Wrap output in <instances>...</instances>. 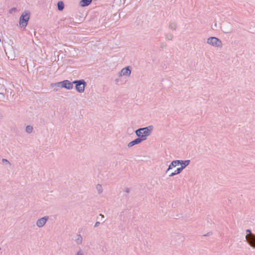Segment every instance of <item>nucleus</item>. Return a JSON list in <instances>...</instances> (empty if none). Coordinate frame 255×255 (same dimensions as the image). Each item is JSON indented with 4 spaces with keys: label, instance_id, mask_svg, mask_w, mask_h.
I'll return each mask as SVG.
<instances>
[{
    "label": "nucleus",
    "instance_id": "f257e3e1",
    "mask_svg": "<svg viewBox=\"0 0 255 255\" xmlns=\"http://www.w3.org/2000/svg\"><path fill=\"white\" fill-rule=\"evenodd\" d=\"M153 129V126H149L136 129L135 131V133L138 137L142 139V141H143L146 140L147 137L151 134Z\"/></svg>",
    "mask_w": 255,
    "mask_h": 255
},
{
    "label": "nucleus",
    "instance_id": "f03ea898",
    "mask_svg": "<svg viewBox=\"0 0 255 255\" xmlns=\"http://www.w3.org/2000/svg\"><path fill=\"white\" fill-rule=\"evenodd\" d=\"M207 43L213 47L221 48L223 46L222 41L216 37H210L207 39Z\"/></svg>",
    "mask_w": 255,
    "mask_h": 255
},
{
    "label": "nucleus",
    "instance_id": "7ed1b4c3",
    "mask_svg": "<svg viewBox=\"0 0 255 255\" xmlns=\"http://www.w3.org/2000/svg\"><path fill=\"white\" fill-rule=\"evenodd\" d=\"M30 13L28 11H24L19 18V25L22 27H26L29 19Z\"/></svg>",
    "mask_w": 255,
    "mask_h": 255
},
{
    "label": "nucleus",
    "instance_id": "20e7f679",
    "mask_svg": "<svg viewBox=\"0 0 255 255\" xmlns=\"http://www.w3.org/2000/svg\"><path fill=\"white\" fill-rule=\"evenodd\" d=\"M74 84L76 85V89L79 93H83L85 90L86 83L84 80H75L73 81Z\"/></svg>",
    "mask_w": 255,
    "mask_h": 255
},
{
    "label": "nucleus",
    "instance_id": "39448f33",
    "mask_svg": "<svg viewBox=\"0 0 255 255\" xmlns=\"http://www.w3.org/2000/svg\"><path fill=\"white\" fill-rule=\"evenodd\" d=\"M49 216H46L38 219L36 222V225L38 228H42L46 224L49 220Z\"/></svg>",
    "mask_w": 255,
    "mask_h": 255
},
{
    "label": "nucleus",
    "instance_id": "423d86ee",
    "mask_svg": "<svg viewBox=\"0 0 255 255\" xmlns=\"http://www.w3.org/2000/svg\"><path fill=\"white\" fill-rule=\"evenodd\" d=\"M131 74V68L130 66H127L123 68L119 73L120 77L123 76H129Z\"/></svg>",
    "mask_w": 255,
    "mask_h": 255
},
{
    "label": "nucleus",
    "instance_id": "0eeeda50",
    "mask_svg": "<svg viewBox=\"0 0 255 255\" xmlns=\"http://www.w3.org/2000/svg\"><path fill=\"white\" fill-rule=\"evenodd\" d=\"M62 85L61 86V88H64L66 89L71 90L73 88V82H71L69 80H65L62 81Z\"/></svg>",
    "mask_w": 255,
    "mask_h": 255
},
{
    "label": "nucleus",
    "instance_id": "6e6552de",
    "mask_svg": "<svg viewBox=\"0 0 255 255\" xmlns=\"http://www.w3.org/2000/svg\"><path fill=\"white\" fill-rule=\"evenodd\" d=\"M246 242L250 247L255 249V234L246 239Z\"/></svg>",
    "mask_w": 255,
    "mask_h": 255
},
{
    "label": "nucleus",
    "instance_id": "1a4fd4ad",
    "mask_svg": "<svg viewBox=\"0 0 255 255\" xmlns=\"http://www.w3.org/2000/svg\"><path fill=\"white\" fill-rule=\"evenodd\" d=\"M142 141V139H141L140 138L138 137L137 138L134 139L133 140L129 142L128 144V147H131L135 144H139Z\"/></svg>",
    "mask_w": 255,
    "mask_h": 255
},
{
    "label": "nucleus",
    "instance_id": "9d476101",
    "mask_svg": "<svg viewBox=\"0 0 255 255\" xmlns=\"http://www.w3.org/2000/svg\"><path fill=\"white\" fill-rule=\"evenodd\" d=\"M179 163H180V160H176L172 161L165 172L167 173L172 168L175 167L177 165L179 164Z\"/></svg>",
    "mask_w": 255,
    "mask_h": 255
},
{
    "label": "nucleus",
    "instance_id": "9b49d317",
    "mask_svg": "<svg viewBox=\"0 0 255 255\" xmlns=\"http://www.w3.org/2000/svg\"><path fill=\"white\" fill-rule=\"evenodd\" d=\"M180 163H179V164L181 165V166L180 167L181 168V170H183V169H184L187 166H188L190 162V160H180Z\"/></svg>",
    "mask_w": 255,
    "mask_h": 255
},
{
    "label": "nucleus",
    "instance_id": "f8f14e48",
    "mask_svg": "<svg viewBox=\"0 0 255 255\" xmlns=\"http://www.w3.org/2000/svg\"><path fill=\"white\" fill-rule=\"evenodd\" d=\"M75 242L77 245H81L83 242V238L80 234L77 235L75 240Z\"/></svg>",
    "mask_w": 255,
    "mask_h": 255
},
{
    "label": "nucleus",
    "instance_id": "ddd939ff",
    "mask_svg": "<svg viewBox=\"0 0 255 255\" xmlns=\"http://www.w3.org/2000/svg\"><path fill=\"white\" fill-rule=\"evenodd\" d=\"M92 0H82L80 2V5L81 6H86L89 5Z\"/></svg>",
    "mask_w": 255,
    "mask_h": 255
},
{
    "label": "nucleus",
    "instance_id": "4468645a",
    "mask_svg": "<svg viewBox=\"0 0 255 255\" xmlns=\"http://www.w3.org/2000/svg\"><path fill=\"white\" fill-rule=\"evenodd\" d=\"M168 27L172 30H176L177 27V23L175 22H170Z\"/></svg>",
    "mask_w": 255,
    "mask_h": 255
},
{
    "label": "nucleus",
    "instance_id": "2eb2a0df",
    "mask_svg": "<svg viewBox=\"0 0 255 255\" xmlns=\"http://www.w3.org/2000/svg\"><path fill=\"white\" fill-rule=\"evenodd\" d=\"M182 171V170H181L180 167L177 168L176 169V170H175V171L174 172L171 173L169 176L170 177H173V176H174L175 175L179 174Z\"/></svg>",
    "mask_w": 255,
    "mask_h": 255
},
{
    "label": "nucleus",
    "instance_id": "dca6fc26",
    "mask_svg": "<svg viewBox=\"0 0 255 255\" xmlns=\"http://www.w3.org/2000/svg\"><path fill=\"white\" fill-rule=\"evenodd\" d=\"M58 8L59 10H62L64 7V4L63 1H60L57 3Z\"/></svg>",
    "mask_w": 255,
    "mask_h": 255
},
{
    "label": "nucleus",
    "instance_id": "f3484780",
    "mask_svg": "<svg viewBox=\"0 0 255 255\" xmlns=\"http://www.w3.org/2000/svg\"><path fill=\"white\" fill-rule=\"evenodd\" d=\"M33 130V128L31 126H27L25 128V131L28 133H31Z\"/></svg>",
    "mask_w": 255,
    "mask_h": 255
},
{
    "label": "nucleus",
    "instance_id": "a211bd4d",
    "mask_svg": "<svg viewBox=\"0 0 255 255\" xmlns=\"http://www.w3.org/2000/svg\"><path fill=\"white\" fill-rule=\"evenodd\" d=\"M173 38V35L170 33L165 34V39L166 40H172Z\"/></svg>",
    "mask_w": 255,
    "mask_h": 255
},
{
    "label": "nucleus",
    "instance_id": "6ab92c4d",
    "mask_svg": "<svg viewBox=\"0 0 255 255\" xmlns=\"http://www.w3.org/2000/svg\"><path fill=\"white\" fill-rule=\"evenodd\" d=\"M246 239H248V238H249V237H250L251 236H252V235H254V234L252 233V231L250 229H247L246 231Z\"/></svg>",
    "mask_w": 255,
    "mask_h": 255
},
{
    "label": "nucleus",
    "instance_id": "aec40b11",
    "mask_svg": "<svg viewBox=\"0 0 255 255\" xmlns=\"http://www.w3.org/2000/svg\"><path fill=\"white\" fill-rule=\"evenodd\" d=\"M62 85V81L61 82H57V83H52L51 84V87L53 88L54 87H61V86Z\"/></svg>",
    "mask_w": 255,
    "mask_h": 255
},
{
    "label": "nucleus",
    "instance_id": "412c9836",
    "mask_svg": "<svg viewBox=\"0 0 255 255\" xmlns=\"http://www.w3.org/2000/svg\"><path fill=\"white\" fill-rule=\"evenodd\" d=\"M97 190L99 194L101 193L103 191V188L101 185L98 184L96 187Z\"/></svg>",
    "mask_w": 255,
    "mask_h": 255
},
{
    "label": "nucleus",
    "instance_id": "4be33fe9",
    "mask_svg": "<svg viewBox=\"0 0 255 255\" xmlns=\"http://www.w3.org/2000/svg\"><path fill=\"white\" fill-rule=\"evenodd\" d=\"M75 255H84V251L82 249H80L76 252Z\"/></svg>",
    "mask_w": 255,
    "mask_h": 255
},
{
    "label": "nucleus",
    "instance_id": "5701e85b",
    "mask_svg": "<svg viewBox=\"0 0 255 255\" xmlns=\"http://www.w3.org/2000/svg\"><path fill=\"white\" fill-rule=\"evenodd\" d=\"M4 97V95L2 93H0V100L3 101Z\"/></svg>",
    "mask_w": 255,
    "mask_h": 255
},
{
    "label": "nucleus",
    "instance_id": "b1692460",
    "mask_svg": "<svg viewBox=\"0 0 255 255\" xmlns=\"http://www.w3.org/2000/svg\"><path fill=\"white\" fill-rule=\"evenodd\" d=\"M2 162L3 163L5 162V163H7L8 164L10 165V162H9V161H8V160H7L6 159H4V158L2 159Z\"/></svg>",
    "mask_w": 255,
    "mask_h": 255
},
{
    "label": "nucleus",
    "instance_id": "393cba45",
    "mask_svg": "<svg viewBox=\"0 0 255 255\" xmlns=\"http://www.w3.org/2000/svg\"><path fill=\"white\" fill-rule=\"evenodd\" d=\"M100 224V222H96V223H95V225H94V227H98Z\"/></svg>",
    "mask_w": 255,
    "mask_h": 255
},
{
    "label": "nucleus",
    "instance_id": "a878e982",
    "mask_svg": "<svg viewBox=\"0 0 255 255\" xmlns=\"http://www.w3.org/2000/svg\"><path fill=\"white\" fill-rule=\"evenodd\" d=\"M125 192L126 193H129V189L127 188L125 189Z\"/></svg>",
    "mask_w": 255,
    "mask_h": 255
},
{
    "label": "nucleus",
    "instance_id": "bb28decb",
    "mask_svg": "<svg viewBox=\"0 0 255 255\" xmlns=\"http://www.w3.org/2000/svg\"><path fill=\"white\" fill-rule=\"evenodd\" d=\"M100 215L102 217V218H104V216L103 215L101 214Z\"/></svg>",
    "mask_w": 255,
    "mask_h": 255
},
{
    "label": "nucleus",
    "instance_id": "cd10ccee",
    "mask_svg": "<svg viewBox=\"0 0 255 255\" xmlns=\"http://www.w3.org/2000/svg\"><path fill=\"white\" fill-rule=\"evenodd\" d=\"M225 33H230V32L229 31H226V32H224Z\"/></svg>",
    "mask_w": 255,
    "mask_h": 255
},
{
    "label": "nucleus",
    "instance_id": "c85d7f7f",
    "mask_svg": "<svg viewBox=\"0 0 255 255\" xmlns=\"http://www.w3.org/2000/svg\"><path fill=\"white\" fill-rule=\"evenodd\" d=\"M58 90L57 89H54V91H57Z\"/></svg>",
    "mask_w": 255,
    "mask_h": 255
}]
</instances>
